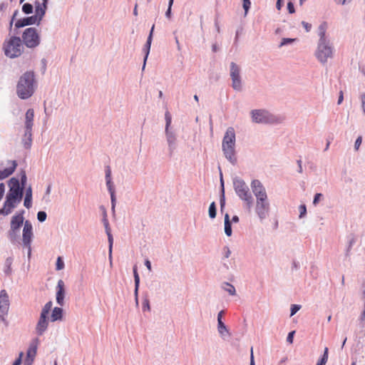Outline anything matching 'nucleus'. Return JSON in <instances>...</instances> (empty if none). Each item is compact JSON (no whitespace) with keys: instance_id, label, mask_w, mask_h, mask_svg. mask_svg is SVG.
<instances>
[{"instance_id":"obj_1","label":"nucleus","mask_w":365,"mask_h":365,"mask_svg":"<svg viewBox=\"0 0 365 365\" xmlns=\"http://www.w3.org/2000/svg\"><path fill=\"white\" fill-rule=\"evenodd\" d=\"M34 75L33 72H26L23 74L17 83L16 93L21 99H27L34 92Z\"/></svg>"},{"instance_id":"obj_2","label":"nucleus","mask_w":365,"mask_h":365,"mask_svg":"<svg viewBox=\"0 0 365 365\" xmlns=\"http://www.w3.org/2000/svg\"><path fill=\"white\" fill-rule=\"evenodd\" d=\"M235 133L233 128H228L222 140V150L227 159L234 163L236 161L235 152Z\"/></svg>"},{"instance_id":"obj_3","label":"nucleus","mask_w":365,"mask_h":365,"mask_svg":"<svg viewBox=\"0 0 365 365\" xmlns=\"http://www.w3.org/2000/svg\"><path fill=\"white\" fill-rule=\"evenodd\" d=\"M3 48L6 56L14 58L19 56L23 50L21 38L12 36L4 43Z\"/></svg>"},{"instance_id":"obj_4","label":"nucleus","mask_w":365,"mask_h":365,"mask_svg":"<svg viewBox=\"0 0 365 365\" xmlns=\"http://www.w3.org/2000/svg\"><path fill=\"white\" fill-rule=\"evenodd\" d=\"M234 187L237 195L247 202L249 207H251L252 197L246 183L242 180H235L234 181Z\"/></svg>"},{"instance_id":"obj_5","label":"nucleus","mask_w":365,"mask_h":365,"mask_svg":"<svg viewBox=\"0 0 365 365\" xmlns=\"http://www.w3.org/2000/svg\"><path fill=\"white\" fill-rule=\"evenodd\" d=\"M333 55L334 48L329 42L318 43L315 56L319 61L322 63H325L327 62L328 58L333 57Z\"/></svg>"},{"instance_id":"obj_6","label":"nucleus","mask_w":365,"mask_h":365,"mask_svg":"<svg viewBox=\"0 0 365 365\" xmlns=\"http://www.w3.org/2000/svg\"><path fill=\"white\" fill-rule=\"evenodd\" d=\"M22 39L28 48H35L40 43V36L36 28L26 29L22 34Z\"/></svg>"},{"instance_id":"obj_7","label":"nucleus","mask_w":365,"mask_h":365,"mask_svg":"<svg viewBox=\"0 0 365 365\" xmlns=\"http://www.w3.org/2000/svg\"><path fill=\"white\" fill-rule=\"evenodd\" d=\"M52 302L49 301L44 305L41 310L40 318L36 327V332L38 335L43 334L48 327V315L52 308Z\"/></svg>"},{"instance_id":"obj_8","label":"nucleus","mask_w":365,"mask_h":365,"mask_svg":"<svg viewBox=\"0 0 365 365\" xmlns=\"http://www.w3.org/2000/svg\"><path fill=\"white\" fill-rule=\"evenodd\" d=\"M251 114L252 120L257 123H272L275 122L274 117L264 110H254Z\"/></svg>"},{"instance_id":"obj_9","label":"nucleus","mask_w":365,"mask_h":365,"mask_svg":"<svg viewBox=\"0 0 365 365\" xmlns=\"http://www.w3.org/2000/svg\"><path fill=\"white\" fill-rule=\"evenodd\" d=\"M9 190L6 194L7 197L21 200L23 197V187H20L19 181L12 178L9 181Z\"/></svg>"},{"instance_id":"obj_10","label":"nucleus","mask_w":365,"mask_h":365,"mask_svg":"<svg viewBox=\"0 0 365 365\" xmlns=\"http://www.w3.org/2000/svg\"><path fill=\"white\" fill-rule=\"evenodd\" d=\"M9 305V295L5 289H2L0 292V319L3 322L8 314Z\"/></svg>"},{"instance_id":"obj_11","label":"nucleus","mask_w":365,"mask_h":365,"mask_svg":"<svg viewBox=\"0 0 365 365\" xmlns=\"http://www.w3.org/2000/svg\"><path fill=\"white\" fill-rule=\"evenodd\" d=\"M240 68L234 62L230 64V76L232 78V86L235 90L240 91L242 88L241 78L240 75Z\"/></svg>"},{"instance_id":"obj_12","label":"nucleus","mask_w":365,"mask_h":365,"mask_svg":"<svg viewBox=\"0 0 365 365\" xmlns=\"http://www.w3.org/2000/svg\"><path fill=\"white\" fill-rule=\"evenodd\" d=\"M251 187L256 200L268 199L266 190L259 180H253L251 182Z\"/></svg>"},{"instance_id":"obj_13","label":"nucleus","mask_w":365,"mask_h":365,"mask_svg":"<svg viewBox=\"0 0 365 365\" xmlns=\"http://www.w3.org/2000/svg\"><path fill=\"white\" fill-rule=\"evenodd\" d=\"M255 211L261 220L264 219L269 211L268 199L256 200Z\"/></svg>"},{"instance_id":"obj_14","label":"nucleus","mask_w":365,"mask_h":365,"mask_svg":"<svg viewBox=\"0 0 365 365\" xmlns=\"http://www.w3.org/2000/svg\"><path fill=\"white\" fill-rule=\"evenodd\" d=\"M33 237L32 225L31 222L26 220L24 225L22 240L24 245L31 251V243Z\"/></svg>"},{"instance_id":"obj_15","label":"nucleus","mask_w":365,"mask_h":365,"mask_svg":"<svg viewBox=\"0 0 365 365\" xmlns=\"http://www.w3.org/2000/svg\"><path fill=\"white\" fill-rule=\"evenodd\" d=\"M38 345V339H35L31 341L27 350L26 357L24 360V365H32L37 353Z\"/></svg>"},{"instance_id":"obj_16","label":"nucleus","mask_w":365,"mask_h":365,"mask_svg":"<svg viewBox=\"0 0 365 365\" xmlns=\"http://www.w3.org/2000/svg\"><path fill=\"white\" fill-rule=\"evenodd\" d=\"M9 164L8 167H4L2 164H0V180L8 178L14 172L17 165L16 161H9Z\"/></svg>"},{"instance_id":"obj_17","label":"nucleus","mask_w":365,"mask_h":365,"mask_svg":"<svg viewBox=\"0 0 365 365\" xmlns=\"http://www.w3.org/2000/svg\"><path fill=\"white\" fill-rule=\"evenodd\" d=\"M39 24V19L37 16H31L29 17L23 18L21 19H19L16 24L15 26L16 28H21L26 26L29 25H33V24Z\"/></svg>"},{"instance_id":"obj_18","label":"nucleus","mask_w":365,"mask_h":365,"mask_svg":"<svg viewBox=\"0 0 365 365\" xmlns=\"http://www.w3.org/2000/svg\"><path fill=\"white\" fill-rule=\"evenodd\" d=\"M34 117V110L30 108L29 109L25 115V126H26V135L29 134V136L31 135V130L33 127V121Z\"/></svg>"},{"instance_id":"obj_19","label":"nucleus","mask_w":365,"mask_h":365,"mask_svg":"<svg viewBox=\"0 0 365 365\" xmlns=\"http://www.w3.org/2000/svg\"><path fill=\"white\" fill-rule=\"evenodd\" d=\"M65 292L64 282L62 279H59L56 287V302L59 305H63Z\"/></svg>"},{"instance_id":"obj_20","label":"nucleus","mask_w":365,"mask_h":365,"mask_svg":"<svg viewBox=\"0 0 365 365\" xmlns=\"http://www.w3.org/2000/svg\"><path fill=\"white\" fill-rule=\"evenodd\" d=\"M21 200L11 198L10 197L6 196V200L4 203V207L6 208V210L8 211V212L10 214L13 209H14L19 203H20Z\"/></svg>"},{"instance_id":"obj_21","label":"nucleus","mask_w":365,"mask_h":365,"mask_svg":"<svg viewBox=\"0 0 365 365\" xmlns=\"http://www.w3.org/2000/svg\"><path fill=\"white\" fill-rule=\"evenodd\" d=\"M24 223V217L21 215H15L12 217L11 221V229L12 231L16 232Z\"/></svg>"},{"instance_id":"obj_22","label":"nucleus","mask_w":365,"mask_h":365,"mask_svg":"<svg viewBox=\"0 0 365 365\" xmlns=\"http://www.w3.org/2000/svg\"><path fill=\"white\" fill-rule=\"evenodd\" d=\"M154 27H155V26L153 25V26L151 28V30H150V34H149V36L148 38L147 42H146V43L145 45L144 51H145V58H144V63H143V70L145 68V62L147 61L148 56L149 53H150V45H151L152 38H153V33Z\"/></svg>"},{"instance_id":"obj_23","label":"nucleus","mask_w":365,"mask_h":365,"mask_svg":"<svg viewBox=\"0 0 365 365\" xmlns=\"http://www.w3.org/2000/svg\"><path fill=\"white\" fill-rule=\"evenodd\" d=\"M327 29V24L326 22H323L320 26H319L318 31H319V43H326L329 42L327 37H326V32Z\"/></svg>"},{"instance_id":"obj_24","label":"nucleus","mask_w":365,"mask_h":365,"mask_svg":"<svg viewBox=\"0 0 365 365\" xmlns=\"http://www.w3.org/2000/svg\"><path fill=\"white\" fill-rule=\"evenodd\" d=\"M46 4L47 3H45L43 1V5H38L36 6V14L34 16H37L39 19V23L41 22L43 16L45 14L46 9Z\"/></svg>"},{"instance_id":"obj_25","label":"nucleus","mask_w":365,"mask_h":365,"mask_svg":"<svg viewBox=\"0 0 365 365\" xmlns=\"http://www.w3.org/2000/svg\"><path fill=\"white\" fill-rule=\"evenodd\" d=\"M63 317V309L60 307H55L51 313V322H56L57 320H61Z\"/></svg>"},{"instance_id":"obj_26","label":"nucleus","mask_w":365,"mask_h":365,"mask_svg":"<svg viewBox=\"0 0 365 365\" xmlns=\"http://www.w3.org/2000/svg\"><path fill=\"white\" fill-rule=\"evenodd\" d=\"M31 199H32V190L31 187H29L26 191V196L24 199V205L26 208H30L31 207Z\"/></svg>"},{"instance_id":"obj_27","label":"nucleus","mask_w":365,"mask_h":365,"mask_svg":"<svg viewBox=\"0 0 365 365\" xmlns=\"http://www.w3.org/2000/svg\"><path fill=\"white\" fill-rule=\"evenodd\" d=\"M222 314H223V311H221L219 312L218 316H217L218 330L220 334H223L224 331H227L226 326L222 321Z\"/></svg>"},{"instance_id":"obj_28","label":"nucleus","mask_w":365,"mask_h":365,"mask_svg":"<svg viewBox=\"0 0 365 365\" xmlns=\"http://www.w3.org/2000/svg\"><path fill=\"white\" fill-rule=\"evenodd\" d=\"M225 232L227 236H231L232 235L231 222L228 214H226L225 216Z\"/></svg>"},{"instance_id":"obj_29","label":"nucleus","mask_w":365,"mask_h":365,"mask_svg":"<svg viewBox=\"0 0 365 365\" xmlns=\"http://www.w3.org/2000/svg\"><path fill=\"white\" fill-rule=\"evenodd\" d=\"M5 192V185L3 182L0 183V200L2 199ZM0 215H8L9 213L6 210V208L3 206L1 209H0Z\"/></svg>"},{"instance_id":"obj_30","label":"nucleus","mask_w":365,"mask_h":365,"mask_svg":"<svg viewBox=\"0 0 365 365\" xmlns=\"http://www.w3.org/2000/svg\"><path fill=\"white\" fill-rule=\"evenodd\" d=\"M133 275H134V279H135V295H137L138 287H139V284H140V277H139V275L138 273L136 265H135L133 267Z\"/></svg>"},{"instance_id":"obj_31","label":"nucleus","mask_w":365,"mask_h":365,"mask_svg":"<svg viewBox=\"0 0 365 365\" xmlns=\"http://www.w3.org/2000/svg\"><path fill=\"white\" fill-rule=\"evenodd\" d=\"M328 354H329V349L327 347L324 349V354L321 359H319L317 362L319 365H326L327 361H328Z\"/></svg>"},{"instance_id":"obj_32","label":"nucleus","mask_w":365,"mask_h":365,"mask_svg":"<svg viewBox=\"0 0 365 365\" xmlns=\"http://www.w3.org/2000/svg\"><path fill=\"white\" fill-rule=\"evenodd\" d=\"M209 216L210 218H215L216 217V205L215 202H212L209 207Z\"/></svg>"},{"instance_id":"obj_33","label":"nucleus","mask_w":365,"mask_h":365,"mask_svg":"<svg viewBox=\"0 0 365 365\" xmlns=\"http://www.w3.org/2000/svg\"><path fill=\"white\" fill-rule=\"evenodd\" d=\"M22 11L26 14H31L33 11V6L31 4H24L22 6Z\"/></svg>"},{"instance_id":"obj_34","label":"nucleus","mask_w":365,"mask_h":365,"mask_svg":"<svg viewBox=\"0 0 365 365\" xmlns=\"http://www.w3.org/2000/svg\"><path fill=\"white\" fill-rule=\"evenodd\" d=\"M107 235H108V242H109V257H110V259H111L113 238V236L110 232L107 233Z\"/></svg>"},{"instance_id":"obj_35","label":"nucleus","mask_w":365,"mask_h":365,"mask_svg":"<svg viewBox=\"0 0 365 365\" xmlns=\"http://www.w3.org/2000/svg\"><path fill=\"white\" fill-rule=\"evenodd\" d=\"M63 267H64V262L62 260L61 257H58L57 258V261H56V269L61 270L63 269Z\"/></svg>"},{"instance_id":"obj_36","label":"nucleus","mask_w":365,"mask_h":365,"mask_svg":"<svg viewBox=\"0 0 365 365\" xmlns=\"http://www.w3.org/2000/svg\"><path fill=\"white\" fill-rule=\"evenodd\" d=\"M227 287L225 290L229 292L231 295L235 294V288L230 284L226 283Z\"/></svg>"},{"instance_id":"obj_37","label":"nucleus","mask_w":365,"mask_h":365,"mask_svg":"<svg viewBox=\"0 0 365 365\" xmlns=\"http://www.w3.org/2000/svg\"><path fill=\"white\" fill-rule=\"evenodd\" d=\"M37 218L40 222H43L46 219V213L43 211H40L37 214Z\"/></svg>"},{"instance_id":"obj_38","label":"nucleus","mask_w":365,"mask_h":365,"mask_svg":"<svg viewBox=\"0 0 365 365\" xmlns=\"http://www.w3.org/2000/svg\"><path fill=\"white\" fill-rule=\"evenodd\" d=\"M6 269L5 270V272L6 274L9 275L11 274V261L10 259H6Z\"/></svg>"},{"instance_id":"obj_39","label":"nucleus","mask_w":365,"mask_h":365,"mask_svg":"<svg viewBox=\"0 0 365 365\" xmlns=\"http://www.w3.org/2000/svg\"><path fill=\"white\" fill-rule=\"evenodd\" d=\"M242 1H243V8L245 11V14H247L250 7L251 2L250 0H242Z\"/></svg>"},{"instance_id":"obj_40","label":"nucleus","mask_w":365,"mask_h":365,"mask_svg":"<svg viewBox=\"0 0 365 365\" xmlns=\"http://www.w3.org/2000/svg\"><path fill=\"white\" fill-rule=\"evenodd\" d=\"M299 212H300V214H299V217H304L306 213H307V208H306V206L304 205H302L299 206Z\"/></svg>"},{"instance_id":"obj_41","label":"nucleus","mask_w":365,"mask_h":365,"mask_svg":"<svg viewBox=\"0 0 365 365\" xmlns=\"http://www.w3.org/2000/svg\"><path fill=\"white\" fill-rule=\"evenodd\" d=\"M361 142H362V138H361V136H359L357 138V139L356 140L355 144H354V148L356 150H359V148L361 144Z\"/></svg>"},{"instance_id":"obj_42","label":"nucleus","mask_w":365,"mask_h":365,"mask_svg":"<svg viewBox=\"0 0 365 365\" xmlns=\"http://www.w3.org/2000/svg\"><path fill=\"white\" fill-rule=\"evenodd\" d=\"M106 185L110 193L114 192V188L113 183L111 182V179H108V180H106Z\"/></svg>"},{"instance_id":"obj_43","label":"nucleus","mask_w":365,"mask_h":365,"mask_svg":"<svg viewBox=\"0 0 365 365\" xmlns=\"http://www.w3.org/2000/svg\"><path fill=\"white\" fill-rule=\"evenodd\" d=\"M23 356H24V353L23 352H20L18 359H16L15 360V361H14V363L13 364L14 365H21V364L22 362Z\"/></svg>"},{"instance_id":"obj_44","label":"nucleus","mask_w":365,"mask_h":365,"mask_svg":"<svg viewBox=\"0 0 365 365\" xmlns=\"http://www.w3.org/2000/svg\"><path fill=\"white\" fill-rule=\"evenodd\" d=\"M23 356H24V353L23 352H20L18 359H16L15 360V361H14V363L13 364L14 365H21V364L22 362Z\"/></svg>"},{"instance_id":"obj_45","label":"nucleus","mask_w":365,"mask_h":365,"mask_svg":"<svg viewBox=\"0 0 365 365\" xmlns=\"http://www.w3.org/2000/svg\"><path fill=\"white\" fill-rule=\"evenodd\" d=\"M165 120H166V129L169 127L171 123V116L169 112L165 113Z\"/></svg>"},{"instance_id":"obj_46","label":"nucleus","mask_w":365,"mask_h":365,"mask_svg":"<svg viewBox=\"0 0 365 365\" xmlns=\"http://www.w3.org/2000/svg\"><path fill=\"white\" fill-rule=\"evenodd\" d=\"M287 9L290 14H294L295 12L294 6L292 2L289 1L287 4Z\"/></svg>"},{"instance_id":"obj_47","label":"nucleus","mask_w":365,"mask_h":365,"mask_svg":"<svg viewBox=\"0 0 365 365\" xmlns=\"http://www.w3.org/2000/svg\"><path fill=\"white\" fill-rule=\"evenodd\" d=\"M300 309V306L293 304L291 307V316L295 314V313Z\"/></svg>"},{"instance_id":"obj_48","label":"nucleus","mask_w":365,"mask_h":365,"mask_svg":"<svg viewBox=\"0 0 365 365\" xmlns=\"http://www.w3.org/2000/svg\"><path fill=\"white\" fill-rule=\"evenodd\" d=\"M302 26H304V28L305 29V30H306V31H307V32H309V31L311 30V29H312V24H310L307 23V22H306V21H302Z\"/></svg>"},{"instance_id":"obj_49","label":"nucleus","mask_w":365,"mask_h":365,"mask_svg":"<svg viewBox=\"0 0 365 365\" xmlns=\"http://www.w3.org/2000/svg\"><path fill=\"white\" fill-rule=\"evenodd\" d=\"M322 197V195L321 193H317L314 196L313 204L317 205L318 202L320 200L321 197Z\"/></svg>"},{"instance_id":"obj_50","label":"nucleus","mask_w":365,"mask_h":365,"mask_svg":"<svg viewBox=\"0 0 365 365\" xmlns=\"http://www.w3.org/2000/svg\"><path fill=\"white\" fill-rule=\"evenodd\" d=\"M294 332H295L294 331H291L289 333V334L287 336V341L290 344H292L293 342Z\"/></svg>"},{"instance_id":"obj_51","label":"nucleus","mask_w":365,"mask_h":365,"mask_svg":"<svg viewBox=\"0 0 365 365\" xmlns=\"http://www.w3.org/2000/svg\"><path fill=\"white\" fill-rule=\"evenodd\" d=\"M103 222H104V225H105L106 233L110 232V229L109 227V223H108V220L106 218H105Z\"/></svg>"},{"instance_id":"obj_52","label":"nucleus","mask_w":365,"mask_h":365,"mask_svg":"<svg viewBox=\"0 0 365 365\" xmlns=\"http://www.w3.org/2000/svg\"><path fill=\"white\" fill-rule=\"evenodd\" d=\"M343 100H344V94H343V91H341L339 92V99H338V102H337L338 104L339 105L341 104L342 103Z\"/></svg>"},{"instance_id":"obj_53","label":"nucleus","mask_w":365,"mask_h":365,"mask_svg":"<svg viewBox=\"0 0 365 365\" xmlns=\"http://www.w3.org/2000/svg\"><path fill=\"white\" fill-rule=\"evenodd\" d=\"M283 4V0H277L276 7L278 10H280Z\"/></svg>"},{"instance_id":"obj_54","label":"nucleus","mask_w":365,"mask_h":365,"mask_svg":"<svg viewBox=\"0 0 365 365\" xmlns=\"http://www.w3.org/2000/svg\"><path fill=\"white\" fill-rule=\"evenodd\" d=\"M21 181V184H22V187H23L25 185L26 182V176L25 173H24L22 175Z\"/></svg>"},{"instance_id":"obj_55","label":"nucleus","mask_w":365,"mask_h":365,"mask_svg":"<svg viewBox=\"0 0 365 365\" xmlns=\"http://www.w3.org/2000/svg\"><path fill=\"white\" fill-rule=\"evenodd\" d=\"M110 175H111V171H110V168H108V169L106 170V180H108V179H111Z\"/></svg>"},{"instance_id":"obj_56","label":"nucleus","mask_w":365,"mask_h":365,"mask_svg":"<svg viewBox=\"0 0 365 365\" xmlns=\"http://www.w3.org/2000/svg\"><path fill=\"white\" fill-rule=\"evenodd\" d=\"M18 13H19V11H18V10H16V11H14V15H13L12 19H11V22H10V26H12L13 22H14V19L16 17V16H17Z\"/></svg>"},{"instance_id":"obj_57","label":"nucleus","mask_w":365,"mask_h":365,"mask_svg":"<svg viewBox=\"0 0 365 365\" xmlns=\"http://www.w3.org/2000/svg\"><path fill=\"white\" fill-rule=\"evenodd\" d=\"M145 265L147 267L149 271H151V264L148 259L145 260Z\"/></svg>"},{"instance_id":"obj_58","label":"nucleus","mask_w":365,"mask_h":365,"mask_svg":"<svg viewBox=\"0 0 365 365\" xmlns=\"http://www.w3.org/2000/svg\"><path fill=\"white\" fill-rule=\"evenodd\" d=\"M361 101H362V108H363L364 112L365 113V94L362 96Z\"/></svg>"},{"instance_id":"obj_59","label":"nucleus","mask_w":365,"mask_h":365,"mask_svg":"<svg viewBox=\"0 0 365 365\" xmlns=\"http://www.w3.org/2000/svg\"><path fill=\"white\" fill-rule=\"evenodd\" d=\"M292 41H294V39H292V38H284L282 43V45H284L287 43H291Z\"/></svg>"},{"instance_id":"obj_60","label":"nucleus","mask_w":365,"mask_h":365,"mask_svg":"<svg viewBox=\"0 0 365 365\" xmlns=\"http://www.w3.org/2000/svg\"><path fill=\"white\" fill-rule=\"evenodd\" d=\"M250 365H255V361H254V356H253L252 349H251Z\"/></svg>"},{"instance_id":"obj_61","label":"nucleus","mask_w":365,"mask_h":365,"mask_svg":"<svg viewBox=\"0 0 365 365\" xmlns=\"http://www.w3.org/2000/svg\"><path fill=\"white\" fill-rule=\"evenodd\" d=\"M110 197H111L112 205H113V207H114V203H115V193L114 192L110 193Z\"/></svg>"},{"instance_id":"obj_62","label":"nucleus","mask_w":365,"mask_h":365,"mask_svg":"<svg viewBox=\"0 0 365 365\" xmlns=\"http://www.w3.org/2000/svg\"><path fill=\"white\" fill-rule=\"evenodd\" d=\"M145 307H147V309L149 310L150 309V306H149V302L148 300H145V302L143 303V309H145Z\"/></svg>"},{"instance_id":"obj_63","label":"nucleus","mask_w":365,"mask_h":365,"mask_svg":"<svg viewBox=\"0 0 365 365\" xmlns=\"http://www.w3.org/2000/svg\"><path fill=\"white\" fill-rule=\"evenodd\" d=\"M165 16L168 17V18H170L171 16V9H170V7H168L166 13H165Z\"/></svg>"},{"instance_id":"obj_64","label":"nucleus","mask_w":365,"mask_h":365,"mask_svg":"<svg viewBox=\"0 0 365 365\" xmlns=\"http://www.w3.org/2000/svg\"><path fill=\"white\" fill-rule=\"evenodd\" d=\"M232 221L234 222H237L239 221V217L237 215L232 217Z\"/></svg>"}]
</instances>
